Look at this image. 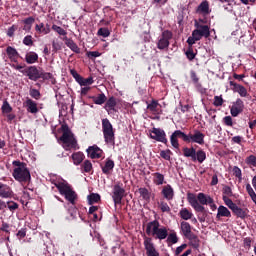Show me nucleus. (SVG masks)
<instances>
[{"mask_svg": "<svg viewBox=\"0 0 256 256\" xmlns=\"http://www.w3.org/2000/svg\"><path fill=\"white\" fill-rule=\"evenodd\" d=\"M65 45L67 47H69V49H71V51H73L74 53H81V48H79V46H77V43H75V41H73V39L66 37Z\"/></svg>", "mask_w": 256, "mask_h": 256, "instance_id": "nucleus-29", "label": "nucleus"}, {"mask_svg": "<svg viewBox=\"0 0 256 256\" xmlns=\"http://www.w3.org/2000/svg\"><path fill=\"white\" fill-rule=\"evenodd\" d=\"M186 239H188L189 245L192 249L199 250V247H201V240H199V236H197L196 234H192Z\"/></svg>", "mask_w": 256, "mask_h": 256, "instance_id": "nucleus-23", "label": "nucleus"}, {"mask_svg": "<svg viewBox=\"0 0 256 256\" xmlns=\"http://www.w3.org/2000/svg\"><path fill=\"white\" fill-rule=\"evenodd\" d=\"M153 183L155 185H163L165 183V176L159 172L153 174Z\"/></svg>", "mask_w": 256, "mask_h": 256, "instance_id": "nucleus-37", "label": "nucleus"}, {"mask_svg": "<svg viewBox=\"0 0 256 256\" xmlns=\"http://www.w3.org/2000/svg\"><path fill=\"white\" fill-rule=\"evenodd\" d=\"M16 237L19 239V241H21V239H25V237H27V228H21L18 230Z\"/></svg>", "mask_w": 256, "mask_h": 256, "instance_id": "nucleus-53", "label": "nucleus"}, {"mask_svg": "<svg viewBox=\"0 0 256 256\" xmlns=\"http://www.w3.org/2000/svg\"><path fill=\"white\" fill-rule=\"evenodd\" d=\"M185 55L188 59V61H193L195 57H197V53L193 51V47H188L187 51L185 52Z\"/></svg>", "mask_w": 256, "mask_h": 256, "instance_id": "nucleus-46", "label": "nucleus"}, {"mask_svg": "<svg viewBox=\"0 0 256 256\" xmlns=\"http://www.w3.org/2000/svg\"><path fill=\"white\" fill-rule=\"evenodd\" d=\"M13 196V190L7 184L0 183V197L2 199H9Z\"/></svg>", "mask_w": 256, "mask_h": 256, "instance_id": "nucleus-19", "label": "nucleus"}, {"mask_svg": "<svg viewBox=\"0 0 256 256\" xmlns=\"http://www.w3.org/2000/svg\"><path fill=\"white\" fill-rule=\"evenodd\" d=\"M194 27L205 34V39H209V37H211V28L209 26L199 24V21L195 20Z\"/></svg>", "mask_w": 256, "mask_h": 256, "instance_id": "nucleus-26", "label": "nucleus"}, {"mask_svg": "<svg viewBox=\"0 0 256 256\" xmlns=\"http://www.w3.org/2000/svg\"><path fill=\"white\" fill-rule=\"evenodd\" d=\"M167 238V243H172V245H175V243H178L179 238L177 237V233L176 232H172L170 234H168Z\"/></svg>", "mask_w": 256, "mask_h": 256, "instance_id": "nucleus-43", "label": "nucleus"}, {"mask_svg": "<svg viewBox=\"0 0 256 256\" xmlns=\"http://www.w3.org/2000/svg\"><path fill=\"white\" fill-rule=\"evenodd\" d=\"M101 201V195L97 193H91L88 195V204L89 205H94V203H99Z\"/></svg>", "mask_w": 256, "mask_h": 256, "instance_id": "nucleus-38", "label": "nucleus"}, {"mask_svg": "<svg viewBox=\"0 0 256 256\" xmlns=\"http://www.w3.org/2000/svg\"><path fill=\"white\" fill-rule=\"evenodd\" d=\"M6 53L10 61H12L13 63H17V60L19 59V52H17V49L8 46L6 48Z\"/></svg>", "mask_w": 256, "mask_h": 256, "instance_id": "nucleus-24", "label": "nucleus"}, {"mask_svg": "<svg viewBox=\"0 0 256 256\" xmlns=\"http://www.w3.org/2000/svg\"><path fill=\"white\" fill-rule=\"evenodd\" d=\"M12 165L15 167L12 172V177L15 181H18V183H31V171L27 168V163L14 160Z\"/></svg>", "mask_w": 256, "mask_h": 256, "instance_id": "nucleus-3", "label": "nucleus"}, {"mask_svg": "<svg viewBox=\"0 0 256 256\" xmlns=\"http://www.w3.org/2000/svg\"><path fill=\"white\" fill-rule=\"evenodd\" d=\"M29 95L30 97H32V99H36V101H39V99H41V92H39V90L35 88L30 89Z\"/></svg>", "mask_w": 256, "mask_h": 256, "instance_id": "nucleus-49", "label": "nucleus"}, {"mask_svg": "<svg viewBox=\"0 0 256 256\" xmlns=\"http://www.w3.org/2000/svg\"><path fill=\"white\" fill-rule=\"evenodd\" d=\"M196 13H199L200 15H209L211 13V9L209 8V1H202L197 7Z\"/></svg>", "mask_w": 256, "mask_h": 256, "instance_id": "nucleus-21", "label": "nucleus"}, {"mask_svg": "<svg viewBox=\"0 0 256 256\" xmlns=\"http://www.w3.org/2000/svg\"><path fill=\"white\" fill-rule=\"evenodd\" d=\"M183 155L184 157L190 158L193 163L197 162L198 163H203L205 159H207V153L203 151V149H199L198 151L191 147H185L183 148Z\"/></svg>", "mask_w": 256, "mask_h": 256, "instance_id": "nucleus-8", "label": "nucleus"}, {"mask_svg": "<svg viewBox=\"0 0 256 256\" xmlns=\"http://www.w3.org/2000/svg\"><path fill=\"white\" fill-rule=\"evenodd\" d=\"M104 175H111V171L115 169V162L111 159H106L104 166H101Z\"/></svg>", "mask_w": 256, "mask_h": 256, "instance_id": "nucleus-22", "label": "nucleus"}, {"mask_svg": "<svg viewBox=\"0 0 256 256\" xmlns=\"http://www.w3.org/2000/svg\"><path fill=\"white\" fill-rule=\"evenodd\" d=\"M150 133V139H154V141H158V143H164V145H167V143H169L165 130L154 127L152 128V130H150Z\"/></svg>", "mask_w": 256, "mask_h": 256, "instance_id": "nucleus-10", "label": "nucleus"}, {"mask_svg": "<svg viewBox=\"0 0 256 256\" xmlns=\"http://www.w3.org/2000/svg\"><path fill=\"white\" fill-rule=\"evenodd\" d=\"M232 212L236 217H239L240 219H245L247 217V210L240 208L239 206H235L232 208Z\"/></svg>", "mask_w": 256, "mask_h": 256, "instance_id": "nucleus-35", "label": "nucleus"}, {"mask_svg": "<svg viewBox=\"0 0 256 256\" xmlns=\"http://www.w3.org/2000/svg\"><path fill=\"white\" fill-rule=\"evenodd\" d=\"M222 200L224 201L225 205L231 209V211H233V208L237 205L229 197L227 198V196H222Z\"/></svg>", "mask_w": 256, "mask_h": 256, "instance_id": "nucleus-51", "label": "nucleus"}, {"mask_svg": "<svg viewBox=\"0 0 256 256\" xmlns=\"http://www.w3.org/2000/svg\"><path fill=\"white\" fill-rule=\"evenodd\" d=\"M97 35H99V37L107 38L109 35H111V31H109V28H99Z\"/></svg>", "mask_w": 256, "mask_h": 256, "instance_id": "nucleus-47", "label": "nucleus"}, {"mask_svg": "<svg viewBox=\"0 0 256 256\" xmlns=\"http://www.w3.org/2000/svg\"><path fill=\"white\" fill-rule=\"evenodd\" d=\"M94 81H93V77H88V78H81V81L79 82V85H81V87H87V85H93Z\"/></svg>", "mask_w": 256, "mask_h": 256, "instance_id": "nucleus-48", "label": "nucleus"}, {"mask_svg": "<svg viewBox=\"0 0 256 256\" xmlns=\"http://www.w3.org/2000/svg\"><path fill=\"white\" fill-rule=\"evenodd\" d=\"M194 85H195V88L197 89V91H198L199 93H201L202 95H203L204 93H207V89H205V88L203 87V85H202L200 82L195 83Z\"/></svg>", "mask_w": 256, "mask_h": 256, "instance_id": "nucleus-63", "label": "nucleus"}, {"mask_svg": "<svg viewBox=\"0 0 256 256\" xmlns=\"http://www.w3.org/2000/svg\"><path fill=\"white\" fill-rule=\"evenodd\" d=\"M179 139H182L184 143H197L198 145H205V134L198 129L185 134L181 130H175L170 136V143L174 149H179Z\"/></svg>", "mask_w": 256, "mask_h": 256, "instance_id": "nucleus-1", "label": "nucleus"}, {"mask_svg": "<svg viewBox=\"0 0 256 256\" xmlns=\"http://www.w3.org/2000/svg\"><path fill=\"white\" fill-rule=\"evenodd\" d=\"M6 208H8L11 213H15V211L19 209V204L15 201H7Z\"/></svg>", "mask_w": 256, "mask_h": 256, "instance_id": "nucleus-40", "label": "nucleus"}, {"mask_svg": "<svg viewBox=\"0 0 256 256\" xmlns=\"http://www.w3.org/2000/svg\"><path fill=\"white\" fill-rule=\"evenodd\" d=\"M24 25L28 26V29H31V26L35 23V18L28 17L23 20Z\"/></svg>", "mask_w": 256, "mask_h": 256, "instance_id": "nucleus-61", "label": "nucleus"}, {"mask_svg": "<svg viewBox=\"0 0 256 256\" xmlns=\"http://www.w3.org/2000/svg\"><path fill=\"white\" fill-rule=\"evenodd\" d=\"M230 87L234 93H238L240 97H249V92L245 86L238 84L234 81H230Z\"/></svg>", "mask_w": 256, "mask_h": 256, "instance_id": "nucleus-15", "label": "nucleus"}, {"mask_svg": "<svg viewBox=\"0 0 256 256\" xmlns=\"http://www.w3.org/2000/svg\"><path fill=\"white\" fill-rule=\"evenodd\" d=\"M26 109L28 113H32V115H35L36 113H39V108L37 107V102L33 101L31 98H27L25 101Z\"/></svg>", "mask_w": 256, "mask_h": 256, "instance_id": "nucleus-18", "label": "nucleus"}, {"mask_svg": "<svg viewBox=\"0 0 256 256\" xmlns=\"http://www.w3.org/2000/svg\"><path fill=\"white\" fill-rule=\"evenodd\" d=\"M192 33L194 34V36H196V39H198V41H201L203 37L205 38V34L201 32V30L198 28L193 30Z\"/></svg>", "mask_w": 256, "mask_h": 256, "instance_id": "nucleus-57", "label": "nucleus"}, {"mask_svg": "<svg viewBox=\"0 0 256 256\" xmlns=\"http://www.w3.org/2000/svg\"><path fill=\"white\" fill-rule=\"evenodd\" d=\"M102 133L104 135V141L108 145H115V129H113V124L109 119H102Z\"/></svg>", "mask_w": 256, "mask_h": 256, "instance_id": "nucleus-7", "label": "nucleus"}, {"mask_svg": "<svg viewBox=\"0 0 256 256\" xmlns=\"http://www.w3.org/2000/svg\"><path fill=\"white\" fill-rule=\"evenodd\" d=\"M171 155H173V152L170 149L160 151V157L165 161H171Z\"/></svg>", "mask_w": 256, "mask_h": 256, "instance_id": "nucleus-44", "label": "nucleus"}, {"mask_svg": "<svg viewBox=\"0 0 256 256\" xmlns=\"http://www.w3.org/2000/svg\"><path fill=\"white\" fill-rule=\"evenodd\" d=\"M162 195L164 199H167V201H172L173 197H175L173 187H171V185L164 186L162 189Z\"/></svg>", "mask_w": 256, "mask_h": 256, "instance_id": "nucleus-25", "label": "nucleus"}, {"mask_svg": "<svg viewBox=\"0 0 256 256\" xmlns=\"http://www.w3.org/2000/svg\"><path fill=\"white\" fill-rule=\"evenodd\" d=\"M243 111H245V102L241 98H237L230 107V114L233 117H239Z\"/></svg>", "mask_w": 256, "mask_h": 256, "instance_id": "nucleus-12", "label": "nucleus"}, {"mask_svg": "<svg viewBox=\"0 0 256 256\" xmlns=\"http://www.w3.org/2000/svg\"><path fill=\"white\" fill-rule=\"evenodd\" d=\"M187 201L196 213H207V210H205V206L203 205L213 203V198L209 195H205V193H198L197 196L193 193H188Z\"/></svg>", "mask_w": 256, "mask_h": 256, "instance_id": "nucleus-2", "label": "nucleus"}, {"mask_svg": "<svg viewBox=\"0 0 256 256\" xmlns=\"http://www.w3.org/2000/svg\"><path fill=\"white\" fill-rule=\"evenodd\" d=\"M247 165H252V167H256V156L250 155L246 158Z\"/></svg>", "mask_w": 256, "mask_h": 256, "instance_id": "nucleus-59", "label": "nucleus"}, {"mask_svg": "<svg viewBox=\"0 0 256 256\" xmlns=\"http://www.w3.org/2000/svg\"><path fill=\"white\" fill-rule=\"evenodd\" d=\"M222 197H233V189L230 186L224 185L222 188Z\"/></svg>", "mask_w": 256, "mask_h": 256, "instance_id": "nucleus-41", "label": "nucleus"}, {"mask_svg": "<svg viewBox=\"0 0 256 256\" xmlns=\"http://www.w3.org/2000/svg\"><path fill=\"white\" fill-rule=\"evenodd\" d=\"M233 175L239 179V182L243 181V172L241 171V168L238 166H234L232 169Z\"/></svg>", "mask_w": 256, "mask_h": 256, "instance_id": "nucleus-42", "label": "nucleus"}, {"mask_svg": "<svg viewBox=\"0 0 256 256\" xmlns=\"http://www.w3.org/2000/svg\"><path fill=\"white\" fill-rule=\"evenodd\" d=\"M25 61L28 65H33V63L39 61V55L36 52H28L25 55Z\"/></svg>", "mask_w": 256, "mask_h": 256, "instance_id": "nucleus-28", "label": "nucleus"}, {"mask_svg": "<svg viewBox=\"0 0 256 256\" xmlns=\"http://www.w3.org/2000/svg\"><path fill=\"white\" fill-rule=\"evenodd\" d=\"M144 248L147 256H159V251L155 248L153 238L147 236L144 237Z\"/></svg>", "mask_w": 256, "mask_h": 256, "instance_id": "nucleus-13", "label": "nucleus"}, {"mask_svg": "<svg viewBox=\"0 0 256 256\" xmlns=\"http://www.w3.org/2000/svg\"><path fill=\"white\" fill-rule=\"evenodd\" d=\"M186 249H187V244H182L181 246H178L174 252V256L181 255Z\"/></svg>", "mask_w": 256, "mask_h": 256, "instance_id": "nucleus-58", "label": "nucleus"}, {"mask_svg": "<svg viewBox=\"0 0 256 256\" xmlns=\"http://www.w3.org/2000/svg\"><path fill=\"white\" fill-rule=\"evenodd\" d=\"M71 159L75 165H81V163H83V161L85 160V154H83V152L80 151L74 152L71 155Z\"/></svg>", "mask_w": 256, "mask_h": 256, "instance_id": "nucleus-27", "label": "nucleus"}, {"mask_svg": "<svg viewBox=\"0 0 256 256\" xmlns=\"http://www.w3.org/2000/svg\"><path fill=\"white\" fill-rule=\"evenodd\" d=\"M123 197H125V188H123L122 183H117L113 186L112 190V199L114 201V205H121L123 201Z\"/></svg>", "mask_w": 256, "mask_h": 256, "instance_id": "nucleus-9", "label": "nucleus"}, {"mask_svg": "<svg viewBox=\"0 0 256 256\" xmlns=\"http://www.w3.org/2000/svg\"><path fill=\"white\" fill-rule=\"evenodd\" d=\"M146 234L154 237L155 239H159V241H163L164 239H167L169 230L167 227L161 226L157 220H154L147 223Z\"/></svg>", "mask_w": 256, "mask_h": 256, "instance_id": "nucleus-5", "label": "nucleus"}, {"mask_svg": "<svg viewBox=\"0 0 256 256\" xmlns=\"http://www.w3.org/2000/svg\"><path fill=\"white\" fill-rule=\"evenodd\" d=\"M52 29H53V31L58 33V35H62V36L67 35V31H65V29L61 28V26H57V25L53 24Z\"/></svg>", "mask_w": 256, "mask_h": 256, "instance_id": "nucleus-54", "label": "nucleus"}, {"mask_svg": "<svg viewBox=\"0 0 256 256\" xmlns=\"http://www.w3.org/2000/svg\"><path fill=\"white\" fill-rule=\"evenodd\" d=\"M179 217H181L184 221H189V219H193V212L188 208H182L179 211Z\"/></svg>", "mask_w": 256, "mask_h": 256, "instance_id": "nucleus-31", "label": "nucleus"}, {"mask_svg": "<svg viewBox=\"0 0 256 256\" xmlns=\"http://www.w3.org/2000/svg\"><path fill=\"white\" fill-rule=\"evenodd\" d=\"M70 75H72V77H74L75 81H77L78 83H80L81 79L83 78V76H80L77 70L75 69L70 70Z\"/></svg>", "mask_w": 256, "mask_h": 256, "instance_id": "nucleus-60", "label": "nucleus"}, {"mask_svg": "<svg viewBox=\"0 0 256 256\" xmlns=\"http://www.w3.org/2000/svg\"><path fill=\"white\" fill-rule=\"evenodd\" d=\"M138 192L140 193V197H142L143 201H146V203L151 201V192H149V189L145 187L139 188Z\"/></svg>", "mask_w": 256, "mask_h": 256, "instance_id": "nucleus-33", "label": "nucleus"}, {"mask_svg": "<svg viewBox=\"0 0 256 256\" xmlns=\"http://www.w3.org/2000/svg\"><path fill=\"white\" fill-rule=\"evenodd\" d=\"M62 135L60 137V141L63 143L62 147L65 151H77L79 149V144L77 143V138H75V134L71 132L69 125L62 124L61 125Z\"/></svg>", "mask_w": 256, "mask_h": 256, "instance_id": "nucleus-4", "label": "nucleus"}, {"mask_svg": "<svg viewBox=\"0 0 256 256\" xmlns=\"http://www.w3.org/2000/svg\"><path fill=\"white\" fill-rule=\"evenodd\" d=\"M91 99L95 105H103L107 101V96L104 93H100L97 96H92Z\"/></svg>", "mask_w": 256, "mask_h": 256, "instance_id": "nucleus-34", "label": "nucleus"}, {"mask_svg": "<svg viewBox=\"0 0 256 256\" xmlns=\"http://www.w3.org/2000/svg\"><path fill=\"white\" fill-rule=\"evenodd\" d=\"M180 229L182 232V235H184V237L187 239V237H191V235H194L195 233H193V231L191 230V224H189V222L186 221H182L180 223Z\"/></svg>", "mask_w": 256, "mask_h": 256, "instance_id": "nucleus-20", "label": "nucleus"}, {"mask_svg": "<svg viewBox=\"0 0 256 256\" xmlns=\"http://www.w3.org/2000/svg\"><path fill=\"white\" fill-rule=\"evenodd\" d=\"M1 110H2V113H11V111H13V108L11 107L9 102L7 100H5L3 102Z\"/></svg>", "mask_w": 256, "mask_h": 256, "instance_id": "nucleus-52", "label": "nucleus"}, {"mask_svg": "<svg viewBox=\"0 0 256 256\" xmlns=\"http://www.w3.org/2000/svg\"><path fill=\"white\" fill-rule=\"evenodd\" d=\"M190 79L194 84L199 83V76H197V73L193 70L190 72Z\"/></svg>", "mask_w": 256, "mask_h": 256, "instance_id": "nucleus-64", "label": "nucleus"}, {"mask_svg": "<svg viewBox=\"0 0 256 256\" xmlns=\"http://www.w3.org/2000/svg\"><path fill=\"white\" fill-rule=\"evenodd\" d=\"M54 185L58 189L60 195H62L68 203L75 205V201H77V192L73 190V187H71L69 183L57 182L54 183Z\"/></svg>", "mask_w": 256, "mask_h": 256, "instance_id": "nucleus-6", "label": "nucleus"}, {"mask_svg": "<svg viewBox=\"0 0 256 256\" xmlns=\"http://www.w3.org/2000/svg\"><path fill=\"white\" fill-rule=\"evenodd\" d=\"M221 217H231V211H229L225 206L218 207L216 218L221 219Z\"/></svg>", "mask_w": 256, "mask_h": 256, "instance_id": "nucleus-32", "label": "nucleus"}, {"mask_svg": "<svg viewBox=\"0 0 256 256\" xmlns=\"http://www.w3.org/2000/svg\"><path fill=\"white\" fill-rule=\"evenodd\" d=\"M23 44L26 45L27 47H32L33 45V36L27 35L23 39Z\"/></svg>", "mask_w": 256, "mask_h": 256, "instance_id": "nucleus-56", "label": "nucleus"}, {"mask_svg": "<svg viewBox=\"0 0 256 256\" xmlns=\"http://www.w3.org/2000/svg\"><path fill=\"white\" fill-rule=\"evenodd\" d=\"M40 79H43V81H49V79H53V74L51 72H43V70H41Z\"/></svg>", "mask_w": 256, "mask_h": 256, "instance_id": "nucleus-55", "label": "nucleus"}, {"mask_svg": "<svg viewBox=\"0 0 256 256\" xmlns=\"http://www.w3.org/2000/svg\"><path fill=\"white\" fill-rule=\"evenodd\" d=\"M223 103H225V100H223V96H214V102L213 105L214 107H222Z\"/></svg>", "mask_w": 256, "mask_h": 256, "instance_id": "nucleus-50", "label": "nucleus"}, {"mask_svg": "<svg viewBox=\"0 0 256 256\" xmlns=\"http://www.w3.org/2000/svg\"><path fill=\"white\" fill-rule=\"evenodd\" d=\"M21 73L28 76L30 81H39L41 79V71L38 70L37 66H29L24 71H21Z\"/></svg>", "mask_w": 256, "mask_h": 256, "instance_id": "nucleus-14", "label": "nucleus"}, {"mask_svg": "<svg viewBox=\"0 0 256 256\" xmlns=\"http://www.w3.org/2000/svg\"><path fill=\"white\" fill-rule=\"evenodd\" d=\"M159 102L157 100H152L151 103L147 104V109L151 113L157 114L159 113Z\"/></svg>", "mask_w": 256, "mask_h": 256, "instance_id": "nucleus-36", "label": "nucleus"}, {"mask_svg": "<svg viewBox=\"0 0 256 256\" xmlns=\"http://www.w3.org/2000/svg\"><path fill=\"white\" fill-rule=\"evenodd\" d=\"M117 99L114 96H111L108 100H106V104L104 106L105 111H107L108 115H111V111L117 113Z\"/></svg>", "mask_w": 256, "mask_h": 256, "instance_id": "nucleus-17", "label": "nucleus"}, {"mask_svg": "<svg viewBox=\"0 0 256 256\" xmlns=\"http://www.w3.org/2000/svg\"><path fill=\"white\" fill-rule=\"evenodd\" d=\"M87 153L90 159H101V157H103V150H101L97 145L90 146L87 149Z\"/></svg>", "mask_w": 256, "mask_h": 256, "instance_id": "nucleus-16", "label": "nucleus"}, {"mask_svg": "<svg viewBox=\"0 0 256 256\" xmlns=\"http://www.w3.org/2000/svg\"><path fill=\"white\" fill-rule=\"evenodd\" d=\"M197 41H199V39H197L193 33H192V36L188 37V39H187V43H188L189 47H193V45H195V43H197Z\"/></svg>", "mask_w": 256, "mask_h": 256, "instance_id": "nucleus-62", "label": "nucleus"}, {"mask_svg": "<svg viewBox=\"0 0 256 256\" xmlns=\"http://www.w3.org/2000/svg\"><path fill=\"white\" fill-rule=\"evenodd\" d=\"M35 31L38 33H43V35H49V33H51V28L49 27V24L45 26V24L40 23L36 24Z\"/></svg>", "mask_w": 256, "mask_h": 256, "instance_id": "nucleus-30", "label": "nucleus"}, {"mask_svg": "<svg viewBox=\"0 0 256 256\" xmlns=\"http://www.w3.org/2000/svg\"><path fill=\"white\" fill-rule=\"evenodd\" d=\"M171 39H173V32L169 30H164L162 32L161 38L158 40L157 48L160 49V51H163V49H168Z\"/></svg>", "mask_w": 256, "mask_h": 256, "instance_id": "nucleus-11", "label": "nucleus"}, {"mask_svg": "<svg viewBox=\"0 0 256 256\" xmlns=\"http://www.w3.org/2000/svg\"><path fill=\"white\" fill-rule=\"evenodd\" d=\"M158 207L162 211V213H171V207L165 201L158 202Z\"/></svg>", "mask_w": 256, "mask_h": 256, "instance_id": "nucleus-39", "label": "nucleus"}, {"mask_svg": "<svg viewBox=\"0 0 256 256\" xmlns=\"http://www.w3.org/2000/svg\"><path fill=\"white\" fill-rule=\"evenodd\" d=\"M83 171L85 173H91L93 170V164L89 160H85L84 163L82 164Z\"/></svg>", "mask_w": 256, "mask_h": 256, "instance_id": "nucleus-45", "label": "nucleus"}]
</instances>
